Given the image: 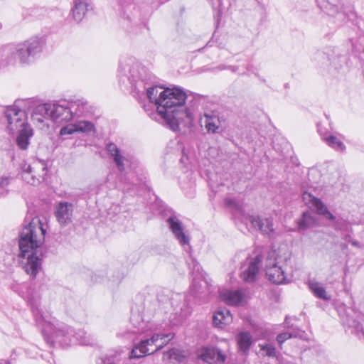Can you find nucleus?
<instances>
[{
    "label": "nucleus",
    "mask_w": 364,
    "mask_h": 364,
    "mask_svg": "<svg viewBox=\"0 0 364 364\" xmlns=\"http://www.w3.org/2000/svg\"><path fill=\"white\" fill-rule=\"evenodd\" d=\"M118 72L120 79L127 78L136 93L146 92L149 102L156 105L157 114L171 129L178 131L181 126L191 124L193 112L183 107L187 95L182 89L154 85L152 75L132 57L120 60Z\"/></svg>",
    "instance_id": "nucleus-1"
},
{
    "label": "nucleus",
    "mask_w": 364,
    "mask_h": 364,
    "mask_svg": "<svg viewBox=\"0 0 364 364\" xmlns=\"http://www.w3.org/2000/svg\"><path fill=\"white\" fill-rule=\"evenodd\" d=\"M46 230L41 220L33 218L26 225L20 234L19 257L24 271L35 278L41 269L42 250Z\"/></svg>",
    "instance_id": "nucleus-2"
},
{
    "label": "nucleus",
    "mask_w": 364,
    "mask_h": 364,
    "mask_svg": "<svg viewBox=\"0 0 364 364\" xmlns=\"http://www.w3.org/2000/svg\"><path fill=\"white\" fill-rule=\"evenodd\" d=\"M29 303L36 324L42 328V333L48 343L51 346L56 343L63 347L75 343L85 346L90 344V339L84 331L75 332L65 323H54L48 315L43 314L37 301L29 299Z\"/></svg>",
    "instance_id": "nucleus-3"
},
{
    "label": "nucleus",
    "mask_w": 364,
    "mask_h": 364,
    "mask_svg": "<svg viewBox=\"0 0 364 364\" xmlns=\"http://www.w3.org/2000/svg\"><path fill=\"white\" fill-rule=\"evenodd\" d=\"M68 105V101L65 100L40 105L32 112L31 119L34 123L43 125L48 119L58 124L68 122L73 119Z\"/></svg>",
    "instance_id": "nucleus-4"
},
{
    "label": "nucleus",
    "mask_w": 364,
    "mask_h": 364,
    "mask_svg": "<svg viewBox=\"0 0 364 364\" xmlns=\"http://www.w3.org/2000/svg\"><path fill=\"white\" fill-rule=\"evenodd\" d=\"M44 41L42 38L33 37L15 46H9L11 56L8 59L9 64L15 63L17 55L21 63H28L36 55L42 51Z\"/></svg>",
    "instance_id": "nucleus-5"
},
{
    "label": "nucleus",
    "mask_w": 364,
    "mask_h": 364,
    "mask_svg": "<svg viewBox=\"0 0 364 364\" xmlns=\"http://www.w3.org/2000/svg\"><path fill=\"white\" fill-rule=\"evenodd\" d=\"M173 333H154L150 338L141 341L131 352L132 358H141L152 354L169 343L173 338Z\"/></svg>",
    "instance_id": "nucleus-6"
},
{
    "label": "nucleus",
    "mask_w": 364,
    "mask_h": 364,
    "mask_svg": "<svg viewBox=\"0 0 364 364\" xmlns=\"http://www.w3.org/2000/svg\"><path fill=\"white\" fill-rule=\"evenodd\" d=\"M265 272L268 279L274 284H282L287 282L284 267L280 264L281 257L276 251H269L266 257Z\"/></svg>",
    "instance_id": "nucleus-7"
},
{
    "label": "nucleus",
    "mask_w": 364,
    "mask_h": 364,
    "mask_svg": "<svg viewBox=\"0 0 364 364\" xmlns=\"http://www.w3.org/2000/svg\"><path fill=\"white\" fill-rule=\"evenodd\" d=\"M5 118L7 123V129L10 133L30 127L27 122V114L25 110L18 108L13 105L6 108L5 111Z\"/></svg>",
    "instance_id": "nucleus-8"
},
{
    "label": "nucleus",
    "mask_w": 364,
    "mask_h": 364,
    "mask_svg": "<svg viewBox=\"0 0 364 364\" xmlns=\"http://www.w3.org/2000/svg\"><path fill=\"white\" fill-rule=\"evenodd\" d=\"M47 165L44 161L35 160L29 165H25L21 177L27 183L36 186L46 174Z\"/></svg>",
    "instance_id": "nucleus-9"
},
{
    "label": "nucleus",
    "mask_w": 364,
    "mask_h": 364,
    "mask_svg": "<svg viewBox=\"0 0 364 364\" xmlns=\"http://www.w3.org/2000/svg\"><path fill=\"white\" fill-rule=\"evenodd\" d=\"M263 255L257 253L255 256L247 258L240 267V277L245 283L256 281L260 269Z\"/></svg>",
    "instance_id": "nucleus-10"
},
{
    "label": "nucleus",
    "mask_w": 364,
    "mask_h": 364,
    "mask_svg": "<svg viewBox=\"0 0 364 364\" xmlns=\"http://www.w3.org/2000/svg\"><path fill=\"white\" fill-rule=\"evenodd\" d=\"M171 304L173 312L170 315V323L173 326L179 325L191 315V307L179 294L171 299Z\"/></svg>",
    "instance_id": "nucleus-11"
},
{
    "label": "nucleus",
    "mask_w": 364,
    "mask_h": 364,
    "mask_svg": "<svg viewBox=\"0 0 364 364\" xmlns=\"http://www.w3.org/2000/svg\"><path fill=\"white\" fill-rule=\"evenodd\" d=\"M242 222H249L255 230L260 231L264 235L270 236L274 233L275 228L273 218L259 215H249L247 218H242Z\"/></svg>",
    "instance_id": "nucleus-12"
},
{
    "label": "nucleus",
    "mask_w": 364,
    "mask_h": 364,
    "mask_svg": "<svg viewBox=\"0 0 364 364\" xmlns=\"http://www.w3.org/2000/svg\"><path fill=\"white\" fill-rule=\"evenodd\" d=\"M198 357L208 364H222L227 358L225 353L216 347H202L198 350Z\"/></svg>",
    "instance_id": "nucleus-13"
},
{
    "label": "nucleus",
    "mask_w": 364,
    "mask_h": 364,
    "mask_svg": "<svg viewBox=\"0 0 364 364\" xmlns=\"http://www.w3.org/2000/svg\"><path fill=\"white\" fill-rule=\"evenodd\" d=\"M167 223L170 230L180 245L182 246L188 245V249H191L189 237L185 234L181 220L176 216L173 215L167 219Z\"/></svg>",
    "instance_id": "nucleus-14"
},
{
    "label": "nucleus",
    "mask_w": 364,
    "mask_h": 364,
    "mask_svg": "<svg viewBox=\"0 0 364 364\" xmlns=\"http://www.w3.org/2000/svg\"><path fill=\"white\" fill-rule=\"evenodd\" d=\"M303 200L311 208L315 209L318 214L323 215L330 220H336V217L328 211L326 205L319 198H316L309 193L305 192L303 194Z\"/></svg>",
    "instance_id": "nucleus-15"
},
{
    "label": "nucleus",
    "mask_w": 364,
    "mask_h": 364,
    "mask_svg": "<svg viewBox=\"0 0 364 364\" xmlns=\"http://www.w3.org/2000/svg\"><path fill=\"white\" fill-rule=\"evenodd\" d=\"M73 205L68 202H60L55 208V216L58 222L65 226L72 222Z\"/></svg>",
    "instance_id": "nucleus-16"
},
{
    "label": "nucleus",
    "mask_w": 364,
    "mask_h": 364,
    "mask_svg": "<svg viewBox=\"0 0 364 364\" xmlns=\"http://www.w3.org/2000/svg\"><path fill=\"white\" fill-rule=\"evenodd\" d=\"M106 150L110 157L112 158L117 169L120 172L124 171L126 165L129 164V161L123 151L114 143L112 142L107 144Z\"/></svg>",
    "instance_id": "nucleus-17"
},
{
    "label": "nucleus",
    "mask_w": 364,
    "mask_h": 364,
    "mask_svg": "<svg viewBox=\"0 0 364 364\" xmlns=\"http://www.w3.org/2000/svg\"><path fill=\"white\" fill-rule=\"evenodd\" d=\"M220 297L222 301L228 305L238 306L243 304L245 294L240 289L234 291L225 289L220 292Z\"/></svg>",
    "instance_id": "nucleus-18"
},
{
    "label": "nucleus",
    "mask_w": 364,
    "mask_h": 364,
    "mask_svg": "<svg viewBox=\"0 0 364 364\" xmlns=\"http://www.w3.org/2000/svg\"><path fill=\"white\" fill-rule=\"evenodd\" d=\"M90 9H92L90 0H73L71 14L75 21L80 22Z\"/></svg>",
    "instance_id": "nucleus-19"
},
{
    "label": "nucleus",
    "mask_w": 364,
    "mask_h": 364,
    "mask_svg": "<svg viewBox=\"0 0 364 364\" xmlns=\"http://www.w3.org/2000/svg\"><path fill=\"white\" fill-rule=\"evenodd\" d=\"M69 109L72 112L73 119L85 115L89 112V104L83 98L68 101Z\"/></svg>",
    "instance_id": "nucleus-20"
},
{
    "label": "nucleus",
    "mask_w": 364,
    "mask_h": 364,
    "mask_svg": "<svg viewBox=\"0 0 364 364\" xmlns=\"http://www.w3.org/2000/svg\"><path fill=\"white\" fill-rule=\"evenodd\" d=\"M232 321V316L230 310L223 308L215 311L213 315V324L218 328H223V326L230 323Z\"/></svg>",
    "instance_id": "nucleus-21"
},
{
    "label": "nucleus",
    "mask_w": 364,
    "mask_h": 364,
    "mask_svg": "<svg viewBox=\"0 0 364 364\" xmlns=\"http://www.w3.org/2000/svg\"><path fill=\"white\" fill-rule=\"evenodd\" d=\"M207 282L198 278H193L191 287V292L192 294L199 299H205L208 295Z\"/></svg>",
    "instance_id": "nucleus-22"
},
{
    "label": "nucleus",
    "mask_w": 364,
    "mask_h": 364,
    "mask_svg": "<svg viewBox=\"0 0 364 364\" xmlns=\"http://www.w3.org/2000/svg\"><path fill=\"white\" fill-rule=\"evenodd\" d=\"M318 131L322 136L323 140L327 144L328 146L340 152H342L346 149L345 144L340 139L333 135L323 134L318 125Z\"/></svg>",
    "instance_id": "nucleus-23"
},
{
    "label": "nucleus",
    "mask_w": 364,
    "mask_h": 364,
    "mask_svg": "<svg viewBox=\"0 0 364 364\" xmlns=\"http://www.w3.org/2000/svg\"><path fill=\"white\" fill-rule=\"evenodd\" d=\"M16 132L18 133L16 138V144L22 150L27 149L30 138L33 136V129L31 127H28Z\"/></svg>",
    "instance_id": "nucleus-24"
},
{
    "label": "nucleus",
    "mask_w": 364,
    "mask_h": 364,
    "mask_svg": "<svg viewBox=\"0 0 364 364\" xmlns=\"http://www.w3.org/2000/svg\"><path fill=\"white\" fill-rule=\"evenodd\" d=\"M205 126L208 132L210 133H216L220 127V120L218 116L213 112H205L204 114Z\"/></svg>",
    "instance_id": "nucleus-25"
},
{
    "label": "nucleus",
    "mask_w": 364,
    "mask_h": 364,
    "mask_svg": "<svg viewBox=\"0 0 364 364\" xmlns=\"http://www.w3.org/2000/svg\"><path fill=\"white\" fill-rule=\"evenodd\" d=\"M316 223V218L310 213L304 212L302 215V218L297 222L299 231H304L312 228Z\"/></svg>",
    "instance_id": "nucleus-26"
},
{
    "label": "nucleus",
    "mask_w": 364,
    "mask_h": 364,
    "mask_svg": "<svg viewBox=\"0 0 364 364\" xmlns=\"http://www.w3.org/2000/svg\"><path fill=\"white\" fill-rule=\"evenodd\" d=\"M309 287L317 298L325 301L331 299V296L327 294L326 289L320 283L310 281L309 282Z\"/></svg>",
    "instance_id": "nucleus-27"
},
{
    "label": "nucleus",
    "mask_w": 364,
    "mask_h": 364,
    "mask_svg": "<svg viewBox=\"0 0 364 364\" xmlns=\"http://www.w3.org/2000/svg\"><path fill=\"white\" fill-rule=\"evenodd\" d=\"M328 15L333 16L340 12H344L342 6L339 3V0H327L323 2V5L321 6Z\"/></svg>",
    "instance_id": "nucleus-28"
},
{
    "label": "nucleus",
    "mask_w": 364,
    "mask_h": 364,
    "mask_svg": "<svg viewBox=\"0 0 364 364\" xmlns=\"http://www.w3.org/2000/svg\"><path fill=\"white\" fill-rule=\"evenodd\" d=\"M239 349L247 353L252 344V336L247 332H242L237 337Z\"/></svg>",
    "instance_id": "nucleus-29"
},
{
    "label": "nucleus",
    "mask_w": 364,
    "mask_h": 364,
    "mask_svg": "<svg viewBox=\"0 0 364 364\" xmlns=\"http://www.w3.org/2000/svg\"><path fill=\"white\" fill-rule=\"evenodd\" d=\"M14 105L18 108L25 110L26 112V110L31 109H35V108L41 104H38V100L35 98H28L16 100ZM33 111L34 110H33Z\"/></svg>",
    "instance_id": "nucleus-30"
},
{
    "label": "nucleus",
    "mask_w": 364,
    "mask_h": 364,
    "mask_svg": "<svg viewBox=\"0 0 364 364\" xmlns=\"http://www.w3.org/2000/svg\"><path fill=\"white\" fill-rule=\"evenodd\" d=\"M77 132L90 134L95 132L94 124L87 120H80L75 122Z\"/></svg>",
    "instance_id": "nucleus-31"
},
{
    "label": "nucleus",
    "mask_w": 364,
    "mask_h": 364,
    "mask_svg": "<svg viewBox=\"0 0 364 364\" xmlns=\"http://www.w3.org/2000/svg\"><path fill=\"white\" fill-rule=\"evenodd\" d=\"M260 350L262 352V355L268 357H276L277 351L274 346L270 343L259 344Z\"/></svg>",
    "instance_id": "nucleus-32"
},
{
    "label": "nucleus",
    "mask_w": 364,
    "mask_h": 364,
    "mask_svg": "<svg viewBox=\"0 0 364 364\" xmlns=\"http://www.w3.org/2000/svg\"><path fill=\"white\" fill-rule=\"evenodd\" d=\"M346 322L348 326L353 328L356 333L360 336L361 335L364 338V328L359 321L355 319L348 318Z\"/></svg>",
    "instance_id": "nucleus-33"
},
{
    "label": "nucleus",
    "mask_w": 364,
    "mask_h": 364,
    "mask_svg": "<svg viewBox=\"0 0 364 364\" xmlns=\"http://www.w3.org/2000/svg\"><path fill=\"white\" fill-rule=\"evenodd\" d=\"M76 132L77 131L75 123L69 124L66 126H64L60 130V134L61 136L71 135Z\"/></svg>",
    "instance_id": "nucleus-34"
},
{
    "label": "nucleus",
    "mask_w": 364,
    "mask_h": 364,
    "mask_svg": "<svg viewBox=\"0 0 364 364\" xmlns=\"http://www.w3.org/2000/svg\"><path fill=\"white\" fill-rule=\"evenodd\" d=\"M298 336L296 333H290V332H284L279 333L277 336V341L282 345L284 342H285L287 340L292 338V337H296Z\"/></svg>",
    "instance_id": "nucleus-35"
},
{
    "label": "nucleus",
    "mask_w": 364,
    "mask_h": 364,
    "mask_svg": "<svg viewBox=\"0 0 364 364\" xmlns=\"http://www.w3.org/2000/svg\"><path fill=\"white\" fill-rule=\"evenodd\" d=\"M167 354L168 355L169 359L174 360L178 362H181L184 358V356L177 349H171L167 353Z\"/></svg>",
    "instance_id": "nucleus-36"
},
{
    "label": "nucleus",
    "mask_w": 364,
    "mask_h": 364,
    "mask_svg": "<svg viewBox=\"0 0 364 364\" xmlns=\"http://www.w3.org/2000/svg\"><path fill=\"white\" fill-rule=\"evenodd\" d=\"M103 364H127L126 361L119 358L117 355L106 357L103 359Z\"/></svg>",
    "instance_id": "nucleus-37"
},
{
    "label": "nucleus",
    "mask_w": 364,
    "mask_h": 364,
    "mask_svg": "<svg viewBox=\"0 0 364 364\" xmlns=\"http://www.w3.org/2000/svg\"><path fill=\"white\" fill-rule=\"evenodd\" d=\"M191 264H189V265L190 266L191 265L193 266V270L199 272L200 269V266L198 264V262L194 258H193V257H191Z\"/></svg>",
    "instance_id": "nucleus-38"
},
{
    "label": "nucleus",
    "mask_w": 364,
    "mask_h": 364,
    "mask_svg": "<svg viewBox=\"0 0 364 364\" xmlns=\"http://www.w3.org/2000/svg\"><path fill=\"white\" fill-rule=\"evenodd\" d=\"M8 179L7 178H0V186L4 187L5 186L8 185Z\"/></svg>",
    "instance_id": "nucleus-39"
},
{
    "label": "nucleus",
    "mask_w": 364,
    "mask_h": 364,
    "mask_svg": "<svg viewBox=\"0 0 364 364\" xmlns=\"http://www.w3.org/2000/svg\"><path fill=\"white\" fill-rule=\"evenodd\" d=\"M13 358L10 360H1L0 364H11L12 363Z\"/></svg>",
    "instance_id": "nucleus-40"
},
{
    "label": "nucleus",
    "mask_w": 364,
    "mask_h": 364,
    "mask_svg": "<svg viewBox=\"0 0 364 364\" xmlns=\"http://www.w3.org/2000/svg\"><path fill=\"white\" fill-rule=\"evenodd\" d=\"M343 240L348 242H351V241L353 240L351 239V237L349 234H347L344 237H343Z\"/></svg>",
    "instance_id": "nucleus-41"
},
{
    "label": "nucleus",
    "mask_w": 364,
    "mask_h": 364,
    "mask_svg": "<svg viewBox=\"0 0 364 364\" xmlns=\"http://www.w3.org/2000/svg\"><path fill=\"white\" fill-rule=\"evenodd\" d=\"M350 243L352 244V245H353L355 247H360V244L358 241L352 240Z\"/></svg>",
    "instance_id": "nucleus-42"
},
{
    "label": "nucleus",
    "mask_w": 364,
    "mask_h": 364,
    "mask_svg": "<svg viewBox=\"0 0 364 364\" xmlns=\"http://www.w3.org/2000/svg\"><path fill=\"white\" fill-rule=\"evenodd\" d=\"M228 69H230L232 72L235 73L238 70V68L236 66H229Z\"/></svg>",
    "instance_id": "nucleus-43"
},
{
    "label": "nucleus",
    "mask_w": 364,
    "mask_h": 364,
    "mask_svg": "<svg viewBox=\"0 0 364 364\" xmlns=\"http://www.w3.org/2000/svg\"><path fill=\"white\" fill-rule=\"evenodd\" d=\"M223 69H225V68H223V67H220V70H223Z\"/></svg>",
    "instance_id": "nucleus-44"
},
{
    "label": "nucleus",
    "mask_w": 364,
    "mask_h": 364,
    "mask_svg": "<svg viewBox=\"0 0 364 364\" xmlns=\"http://www.w3.org/2000/svg\"><path fill=\"white\" fill-rule=\"evenodd\" d=\"M318 3H319V6H321L322 4H320V1L317 0Z\"/></svg>",
    "instance_id": "nucleus-45"
},
{
    "label": "nucleus",
    "mask_w": 364,
    "mask_h": 364,
    "mask_svg": "<svg viewBox=\"0 0 364 364\" xmlns=\"http://www.w3.org/2000/svg\"><path fill=\"white\" fill-rule=\"evenodd\" d=\"M1 28V24L0 23V28Z\"/></svg>",
    "instance_id": "nucleus-46"
}]
</instances>
